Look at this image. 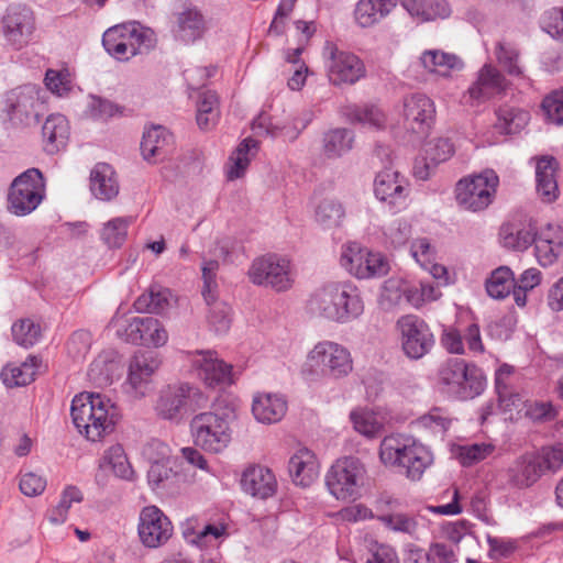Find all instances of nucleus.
<instances>
[{
  "mask_svg": "<svg viewBox=\"0 0 563 563\" xmlns=\"http://www.w3.org/2000/svg\"><path fill=\"white\" fill-rule=\"evenodd\" d=\"M159 367V360L153 351L139 352L130 361L129 371L142 373L145 376H153Z\"/></svg>",
  "mask_w": 563,
  "mask_h": 563,
  "instance_id": "e2e57ef3",
  "label": "nucleus"
},
{
  "mask_svg": "<svg viewBox=\"0 0 563 563\" xmlns=\"http://www.w3.org/2000/svg\"><path fill=\"white\" fill-rule=\"evenodd\" d=\"M172 294L167 288L152 287L134 301L137 312L163 313L170 307Z\"/></svg>",
  "mask_w": 563,
  "mask_h": 563,
  "instance_id": "a19ab883",
  "label": "nucleus"
},
{
  "mask_svg": "<svg viewBox=\"0 0 563 563\" xmlns=\"http://www.w3.org/2000/svg\"><path fill=\"white\" fill-rule=\"evenodd\" d=\"M287 411V401L277 394H258L253 399L252 412L262 423H275L282 420Z\"/></svg>",
  "mask_w": 563,
  "mask_h": 563,
  "instance_id": "7c9ffc66",
  "label": "nucleus"
},
{
  "mask_svg": "<svg viewBox=\"0 0 563 563\" xmlns=\"http://www.w3.org/2000/svg\"><path fill=\"white\" fill-rule=\"evenodd\" d=\"M498 184L499 177L493 169L464 177L455 186L456 201L465 210L482 211L493 202Z\"/></svg>",
  "mask_w": 563,
  "mask_h": 563,
  "instance_id": "1a4fd4ad",
  "label": "nucleus"
},
{
  "mask_svg": "<svg viewBox=\"0 0 563 563\" xmlns=\"http://www.w3.org/2000/svg\"><path fill=\"white\" fill-rule=\"evenodd\" d=\"M70 415L75 427L90 441L112 432L118 419L114 404L99 393H81L71 401Z\"/></svg>",
  "mask_w": 563,
  "mask_h": 563,
  "instance_id": "f03ea898",
  "label": "nucleus"
},
{
  "mask_svg": "<svg viewBox=\"0 0 563 563\" xmlns=\"http://www.w3.org/2000/svg\"><path fill=\"white\" fill-rule=\"evenodd\" d=\"M319 462L316 454L307 448L298 449L289 460V474L296 485L308 487L319 476Z\"/></svg>",
  "mask_w": 563,
  "mask_h": 563,
  "instance_id": "bb28decb",
  "label": "nucleus"
},
{
  "mask_svg": "<svg viewBox=\"0 0 563 563\" xmlns=\"http://www.w3.org/2000/svg\"><path fill=\"white\" fill-rule=\"evenodd\" d=\"M249 277L258 286H269L277 291H285L292 285L290 262L277 255L262 256L253 261Z\"/></svg>",
  "mask_w": 563,
  "mask_h": 563,
  "instance_id": "2eb2a0df",
  "label": "nucleus"
},
{
  "mask_svg": "<svg viewBox=\"0 0 563 563\" xmlns=\"http://www.w3.org/2000/svg\"><path fill=\"white\" fill-rule=\"evenodd\" d=\"M558 415L551 401L526 400L523 402V416L533 422H545L553 420Z\"/></svg>",
  "mask_w": 563,
  "mask_h": 563,
  "instance_id": "13d9d810",
  "label": "nucleus"
},
{
  "mask_svg": "<svg viewBox=\"0 0 563 563\" xmlns=\"http://www.w3.org/2000/svg\"><path fill=\"white\" fill-rule=\"evenodd\" d=\"M219 269V263L216 260L203 261L202 263V296L206 302H212L214 295L217 294V272Z\"/></svg>",
  "mask_w": 563,
  "mask_h": 563,
  "instance_id": "0e129e2a",
  "label": "nucleus"
},
{
  "mask_svg": "<svg viewBox=\"0 0 563 563\" xmlns=\"http://www.w3.org/2000/svg\"><path fill=\"white\" fill-rule=\"evenodd\" d=\"M542 474L540 459L534 453H526L517 457L506 471L508 484L519 489L532 486Z\"/></svg>",
  "mask_w": 563,
  "mask_h": 563,
  "instance_id": "a878e982",
  "label": "nucleus"
},
{
  "mask_svg": "<svg viewBox=\"0 0 563 563\" xmlns=\"http://www.w3.org/2000/svg\"><path fill=\"white\" fill-rule=\"evenodd\" d=\"M130 217H118L108 221L101 231V239L109 247H119L125 241Z\"/></svg>",
  "mask_w": 563,
  "mask_h": 563,
  "instance_id": "603ef678",
  "label": "nucleus"
},
{
  "mask_svg": "<svg viewBox=\"0 0 563 563\" xmlns=\"http://www.w3.org/2000/svg\"><path fill=\"white\" fill-rule=\"evenodd\" d=\"M515 286V276L508 266L494 269L486 280V291L494 299H504Z\"/></svg>",
  "mask_w": 563,
  "mask_h": 563,
  "instance_id": "c03bdc74",
  "label": "nucleus"
},
{
  "mask_svg": "<svg viewBox=\"0 0 563 563\" xmlns=\"http://www.w3.org/2000/svg\"><path fill=\"white\" fill-rule=\"evenodd\" d=\"M350 418L354 429L365 437H377L383 429L382 421L378 419L377 415L371 410L357 408L351 411Z\"/></svg>",
  "mask_w": 563,
  "mask_h": 563,
  "instance_id": "3c124183",
  "label": "nucleus"
},
{
  "mask_svg": "<svg viewBox=\"0 0 563 563\" xmlns=\"http://www.w3.org/2000/svg\"><path fill=\"white\" fill-rule=\"evenodd\" d=\"M306 310L314 318L346 324L363 314L364 302L360 289L351 282H328L311 291Z\"/></svg>",
  "mask_w": 563,
  "mask_h": 563,
  "instance_id": "f257e3e1",
  "label": "nucleus"
},
{
  "mask_svg": "<svg viewBox=\"0 0 563 563\" xmlns=\"http://www.w3.org/2000/svg\"><path fill=\"white\" fill-rule=\"evenodd\" d=\"M439 383L444 390L462 400L481 395L486 386L483 371L461 358H451L439 368Z\"/></svg>",
  "mask_w": 563,
  "mask_h": 563,
  "instance_id": "423d86ee",
  "label": "nucleus"
},
{
  "mask_svg": "<svg viewBox=\"0 0 563 563\" xmlns=\"http://www.w3.org/2000/svg\"><path fill=\"white\" fill-rule=\"evenodd\" d=\"M377 519L389 530L413 536L418 530V521L413 516L404 512L382 514Z\"/></svg>",
  "mask_w": 563,
  "mask_h": 563,
  "instance_id": "864d4df0",
  "label": "nucleus"
},
{
  "mask_svg": "<svg viewBox=\"0 0 563 563\" xmlns=\"http://www.w3.org/2000/svg\"><path fill=\"white\" fill-rule=\"evenodd\" d=\"M495 56L498 64L511 76H521L523 70L519 65V51L516 45L506 40H500L495 46Z\"/></svg>",
  "mask_w": 563,
  "mask_h": 563,
  "instance_id": "09e8293b",
  "label": "nucleus"
},
{
  "mask_svg": "<svg viewBox=\"0 0 563 563\" xmlns=\"http://www.w3.org/2000/svg\"><path fill=\"white\" fill-rule=\"evenodd\" d=\"M401 334V347L405 355L411 360H420L434 345V336L424 320L407 314L397 322Z\"/></svg>",
  "mask_w": 563,
  "mask_h": 563,
  "instance_id": "dca6fc26",
  "label": "nucleus"
},
{
  "mask_svg": "<svg viewBox=\"0 0 563 563\" xmlns=\"http://www.w3.org/2000/svg\"><path fill=\"white\" fill-rule=\"evenodd\" d=\"M349 117L352 121L378 129L384 126L386 121L383 111L375 106L355 107L351 110Z\"/></svg>",
  "mask_w": 563,
  "mask_h": 563,
  "instance_id": "052dcab7",
  "label": "nucleus"
},
{
  "mask_svg": "<svg viewBox=\"0 0 563 563\" xmlns=\"http://www.w3.org/2000/svg\"><path fill=\"white\" fill-rule=\"evenodd\" d=\"M495 446L490 443H473L461 445L457 450V457L462 465L471 466L493 454Z\"/></svg>",
  "mask_w": 563,
  "mask_h": 563,
  "instance_id": "4d7b16f0",
  "label": "nucleus"
},
{
  "mask_svg": "<svg viewBox=\"0 0 563 563\" xmlns=\"http://www.w3.org/2000/svg\"><path fill=\"white\" fill-rule=\"evenodd\" d=\"M558 162L554 157H542L536 167L537 192L543 201L552 202L558 198L559 188L555 177Z\"/></svg>",
  "mask_w": 563,
  "mask_h": 563,
  "instance_id": "2f4dec72",
  "label": "nucleus"
},
{
  "mask_svg": "<svg viewBox=\"0 0 563 563\" xmlns=\"http://www.w3.org/2000/svg\"><path fill=\"white\" fill-rule=\"evenodd\" d=\"M43 146L47 154H55L64 148L69 139V124L65 115L51 114L42 128Z\"/></svg>",
  "mask_w": 563,
  "mask_h": 563,
  "instance_id": "c756f323",
  "label": "nucleus"
},
{
  "mask_svg": "<svg viewBox=\"0 0 563 563\" xmlns=\"http://www.w3.org/2000/svg\"><path fill=\"white\" fill-rule=\"evenodd\" d=\"M176 473L170 463H153L147 472V481L153 489L166 488L173 483Z\"/></svg>",
  "mask_w": 563,
  "mask_h": 563,
  "instance_id": "680f3d73",
  "label": "nucleus"
},
{
  "mask_svg": "<svg viewBox=\"0 0 563 563\" xmlns=\"http://www.w3.org/2000/svg\"><path fill=\"white\" fill-rule=\"evenodd\" d=\"M398 0H358L354 14L357 24L369 27L387 16Z\"/></svg>",
  "mask_w": 563,
  "mask_h": 563,
  "instance_id": "473e14b6",
  "label": "nucleus"
},
{
  "mask_svg": "<svg viewBox=\"0 0 563 563\" xmlns=\"http://www.w3.org/2000/svg\"><path fill=\"white\" fill-rule=\"evenodd\" d=\"M256 148L257 142L252 137L244 139L238 145L230 155L227 165V177L229 180L238 179L245 174L252 158L256 154Z\"/></svg>",
  "mask_w": 563,
  "mask_h": 563,
  "instance_id": "e433bc0d",
  "label": "nucleus"
},
{
  "mask_svg": "<svg viewBox=\"0 0 563 563\" xmlns=\"http://www.w3.org/2000/svg\"><path fill=\"white\" fill-rule=\"evenodd\" d=\"M102 465L109 466L114 475L121 479L133 481L134 478V471L121 444L111 445L106 450Z\"/></svg>",
  "mask_w": 563,
  "mask_h": 563,
  "instance_id": "a18cd8bd",
  "label": "nucleus"
},
{
  "mask_svg": "<svg viewBox=\"0 0 563 563\" xmlns=\"http://www.w3.org/2000/svg\"><path fill=\"white\" fill-rule=\"evenodd\" d=\"M366 479L365 465L356 457L336 460L325 475L329 492L339 500H355Z\"/></svg>",
  "mask_w": 563,
  "mask_h": 563,
  "instance_id": "0eeeda50",
  "label": "nucleus"
},
{
  "mask_svg": "<svg viewBox=\"0 0 563 563\" xmlns=\"http://www.w3.org/2000/svg\"><path fill=\"white\" fill-rule=\"evenodd\" d=\"M402 7L410 15L431 21L448 18L451 9L445 0H401Z\"/></svg>",
  "mask_w": 563,
  "mask_h": 563,
  "instance_id": "58836bf2",
  "label": "nucleus"
},
{
  "mask_svg": "<svg viewBox=\"0 0 563 563\" xmlns=\"http://www.w3.org/2000/svg\"><path fill=\"white\" fill-rule=\"evenodd\" d=\"M175 34L185 43L200 38L206 31L202 14L195 8H187L177 14Z\"/></svg>",
  "mask_w": 563,
  "mask_h": 563,
  "instance_id": "c9c22d12",
  "label": "nucleus"
},
{
  "mask_svg": "<svg viewBox=\"0 0 563 563\" xmlns=\"http://www.w3.org/2000/svg\"><path fill=\"white\" fill-rule=\"evenodd\" d=\"M508 87L505 76L493 65L485 64L477 73L476 80L470 86L467 93L476 103H483L500 96Z\"/></svg>",
  "mask_w": 563,
  "mask_h": 563,
  "instance_id": "4be33fe9",
  "label": "nucleus"
},
{
  "mask_svg": "<svg viewBox=\"0 0 563 563\" xmlns=\"http://www.w3.org/2000/svg\"><path fill=\"white\" fill-rule=\"evenodd\" d=\"M84 500V493L75 485H67L60 493L58 504L48 510L47 518L54 525L64 523L67 520L69 509L74 504H80Z\"/></svg>",
  "mask_w": 563,
  "mask_h": 563,
  "instance_id": "37998d69",
  "label": "nucleus"
},
{
  "mask_svg": "<svg viewBox=\"0 0 563 563\" xmlns=\"http://www.w3.org/2000/svg\"><path fill=\"white\" fill-rule=\"evenodd\" d=\"M536 456L540 459V466L543 468V472H555L563 465V444L544 446Z\"/></svg>",
  "mask_w": 563,
  "mask_h": 563,
  "instance_id": "69168bd1",
  "label": "nucleus"
},
{
  "mask_svg": "<svg viewBox=\"0 0 563 563\" xmlns=\"http://www.w3.org/2000/svg\"><path fill=\"white\" fill-rule=\"evenodd\" d=\"M89 187L93 197L101 201H111L119 195L120 186L117 173L107 163H98L90 172Z\"/></svg>",
  "mask_w": 563,
  "mask_h": 563,
  "instance_id": "cd10ccee",
  "label": "nucleus"
},
{
  "mask_svg": "<svg viewBox=\"0 0 563 563\" xmlns=\"http://www.w3.org/2000/svg\"><path fill=\"white\" fill-rule=\"evenodd\" d=\"M190 428L195 444L206 452L221 453L232 440L228 419L212 411L196 415Z\"/></svg>",
  "mask_w": 563,
  "mask_h": 563,
  "instance_id": "9b49d317",
  "label": "nucleus"
},
{
  "mask_svg": "<svg viewBox=\"0 0 563 563\" xmlns=\"http://www.w3.org/2000/svg\"><path fill=\"white\" fill-rule=\"evenodd\" d=\"M379 459L387 466L401 467L411 481H419L433 462L432 453L426 445L400 434L384 438Z\"/></svg>",
  "mask_w": 563,
  "mask_h": 563,
  "instance_id": "7ed1b4c3",
  "label": "nucleus"
},
{
  "mask_svg": "<svg viewBox=\"0 0 563 563\" xmlns=\"http://www.w3.org/2000/svg\"><path fill=\"white\" fill-rule=\"evenodd\" d=\"M190 372L206 385L213 387L232 383V366L221 360L213 350L187 351Z\"/></svg>",
  "mask_w": 563,
  "mask_h": 563,
  "instance_id": "4468645a",
  "label": "nucleus"
},
{
  "mask_svg": "<svg viewBox=\"0 0 563 563\" xmlns=\"http://www.w3.org/2000/svg\"><path fill=\"white\" fill-rule=\"evenodd\" d=\"M207 396L196 386L181 383L169 385L159 391L155 402V412L165 420H178L184 412L207 405Z\"/></svg>",
  "mask_w": 563,
  "mask_h": 563,
  "instance_id": "9d476101",
  "label": "nucleus"
},
{
  "mask_svg": "<svg viewBox=\"0 0 563 563\" xmlns=\"http://www.w3.org/2000/svg\"><path fill=\"white\" fill-rule=\"evenodd\" d=\"M240 484L245 494L263 500L273 497L277 492L275 474L263 465L247 466L241 475Z\"/></svg>",
  "mask_w": 563,
  "mask_h": 563,
  "instance_id": "5701e85b",
  "label": "nucleus"
},
{
  "mask_svg": "<svg viewBox=\"0 0 563 563\" xmlns=\"http://www.w3.org/2000/svg\"><path fill=\"white\" fill-rule=\"evenodd\" d=\"M118 334L133 344L163 346L168 341L167 330L153 317H134L118 330Z\"/></svg>",
  "mask_w": 563,
  "mask_h": 563,
  "instance_id": "aec40b11",
  "label": "nucleus"
},
{
  "mask_svg": "<svg viewBox=\"0 0 563 563\" xmlns=\"http://www.w3.org/2000/svg\"><path fill=\"white\" fill-rule=\"evenodd\" d=\"M173 145V135L162 125L152 126L143 133L141 152L147 162H156L167 155Z\"/></svg>",
  "mask_w": 563,
  "mask_h": 563,
  "instance_id": "c85d7f7f",
  "label": "nucleus"
},
{
  "mask_svg": "<svg viewBox=\"0 0 563 563\" xmlns=\"http://www.w3.org/2000/svg\"><path fill=\"white\" fill-rule=\"evenodd\" d=\"M11 331L14 342L26 349L36 344L42 336L40 323L29 318L14 322Z\"/></svg>",
  "mask_w": 563,
  "mask_h": 563,
  "instance_id": "8fccbe9b",
  "label": "nucleus"
},
{
  "mask_svg": "<svg viewBox=\"0 0 563 563\" xmlns=\"http://www.w3.org/2000/svg\"><path fill=\"white\" fill-rule=\"evenodd\" d=\"M3 35L15 48L27 45L35 31L33 12L26 7H11L2 20Z\"/></svg>",
  "mask_w": 563,
  "mask_h": 563,
  "instance_id": "412c9836",
  "label": "nucleus"
},
{
  "mask_svg": "<svg viewBox=\"0 0 563 563\" xmlns=\"http://www.w3.org/2000/svg\"><path fill=\"white\" fill-rule=\"evenodd\" d=\"M354 369L351 351L345 345L332 341L317 342L308 352L305 373L339 380L346 378Z\"/></svg>",
  "mask_w": 563,
  "mask_h": 563,
  "instance_id": "39448f33",
  "label": "nucleus"
},
{
  "mask_svg": "<svg viewBox=\"0 0 563 563\" xmlns=\"http://www.w3.org/2000/svg\"><path fill=\"white\" fill-rule=\"evenodd\" d=\"M206 303L209 306L207 319L210 328L216 333L227 332L231 324L230 307L227 303L219 301L217 294L214 295L212 302Z\"/></svg>",
  "mask_w": 563,
  "mask_h": 563,
  "instance_id": "5fc2aeb1",
  "label": "nucleus"
},
{
  "mask_svg": "<svg viewBox=\"0 0 563 563\" xmlns=\"http://www.w3.org/2000/svg\"><path fill=\"white\" fill-rule=\"evenodd\" d=\"M411 233V224L405 219H395L384 229L386 242L394 247L405 245L409 241Z\"/></svg>",
  "mask_w": 563,
  "mask_h": 563,
  "instance_id": "bf43d9fd",
  "label": "nucleus"
},
{
  "mask_svg": "<svg viewBox=\"0 0 563 563\" xmlns=\"http://www.w3.org/2000/svg\"><path fill=\"white\" fill-rule=\"evenodd\" d=\"M156 43L155 32L139 22L117 24L102 35L106 52L119 62H128L137 55L147 54Z\"/></svg>",
  "mask_w": 563,
  "mask_h": 563,
  "instance_id": "20e7f679",
  "label": "nucleus"
},
{
  "mask_svg": "<svg viewBox=\"0 0 563 563\" xmlns=\"http://www.w3.org/2000/svg\"><path fill=\"white\" fill-rule=\"evenodd\" d=\"M174 527L169 518L156 506L144 507L139 517L137 532L146 548H158L173 536Z\"/></svg>",
  "mask_w": 563,
  "mask_h": 563,
  "instance_id": "6ab92c4d",
  "label": "nucleus"
},
{
  "mask_svg": "<svg viewBox=\"0 0 563 563\" xmlns=\"http://www.w3.org/2000/svg\"><path fill=\"white\" fill-rule=\"evenodd\" d=\"M220 117L219 99L214 91H203L197 102V124L208 131L216 125Z\"/></svg>",
  "mask_w": 563,
  "mask_h": 563,
  "instance_id": "79ce46f5",
  "label": "nucleus"
},
{
  "mask_svg": "<svg viewBox=\"0 0 563 563\" xmlns=\"http://www.w3.org/2000/svg\"><path fill=\"white\" fill-rule=\"evenodd\" d=\"M542 108L551 122L563 124V91H554L545 97Z\"/></svg>",
  "mask_w": 563,
  "mask_h": 563,
  "instance_id": "338daca9",
  "label": "nucleus"
},
{
  "mask_svg": "<svg viewBox=\"0 0 563 563\" xmlns=\"http://www.w3.org/2000/svg\"><path fill=\"white\" fill-rule=\"evenodd\" d=\"M420 60L428 71L441 76H449L452 70H461L464 66L460 57L440 49L426 51Z\"/></svg>",
  "mask_w": 563,
  "mask_h": 563,
  "instance_id": "4c0bfd02",
  "label": "nucleus"
},
{
  "mask_svg": "<svg viewBox=\"0 0 563 563\" xmlns=\"http://www.w3.org/2000/svg\"><path fill=\"white\" fill-rule=\"evenodd\" d=\"M41 364L37 356L30 355L20 364H9L1 371V379L9 387L25 386L35 378L36 371Z\"/></svg>",
  "mask_w": 563,
  "mask_h": 563,
  "instance_id": "f704fd0d",
  "label": "nucleus"
},
{
  "mask_svg": "<svg viewBox=\"0 0 563 563\" xmlns=\"http://www.w3.org/2000/svg\"><path fill=\"white\" fill-rule=\"evenodd\" d=\"M454 154V146L449 139L439 137L430 140L424 145V156L416 159L413 174L418 179L426 180L431 172L441 163L446 162Z\"/></svg>",
  "mask_w": 563,
  "mask_h": 563,
  "instance_id": "393cba45",
  "label": "nucleus"
},
{
  "mask_svg": "<svg viewBox=\"0 0 563 563\" xmlns=\"http://www.w3.org/2000/svg\"><path fill=\"white\" fill-rule=\"evenodd\" d=\"M341 265L358 279L382 277L389 271V264L380 253L372 252L356 242L342 247Z\"/></svg>",
  "mask_w": 563,
  "mask_h": 563,
  "instance_id": "ddd939ff",
  "label": "nucleus"
},
{
  "mask_svg": "<svg viewBox=\"0 0 563 563\" xmlns=\"http://www.w3.org/2000/svg\"><path fill=\"white\" fill-rule=\"evenodd\" d=\"M183 534L187 542L199 548L214 547L227 536V528L223 525H207L198 531L186 528Z\"/></svg>",
  "mask_w": 563,
  "mask_h": 563,
  "instance_id": "49530a36",
  "label": "nucleus"
},
{
  "mask_svg": "<svg viewBox=\"0 0 563 563\" xmlns=\"http://www.w3.org/2000/svg\"><path fill=\"white\" fill-rule=\"evenodd\" d=\"M322 56L329 81L334 86L354 85L365 76L364 63L355 54L340 49L333 42H325Z\"/></svg>",
  "mask_w": 563,
  "mask_h": 563,
  "instance_id": "f8f14e48",
  "label": "nucleus"
},
{
  "mask_svg": "<svg viewBox=\"0 0 563 563\" xmlns=\"http://www.w3.org/2000/svg\"><path fill=\"white\" fill-rule=\"evenodd\" d=\"M433 101L422 93H415L404 101V117L407 128L415 133L424 134L434 119Z\"/></svg>",
  "mask_w": 563,
  "mask_h": 563,
  "instance_id": "b1692460",
  "label": "nucleus"
},
{
  "mask_svg": "<svg viewBox=\"0 0 563 563\" xmlns=\"http://www.w3.org/2000/svg\"><path fill=\"white\" fill-rule=\"evenodd\" d=\"M542 27L552 37L563 41V9L552 8L542 19Z\"/></svg>",
  "mask_w": 563,
  "mask_h": 563,
  "instance_id": "774afa93",
  "label": "nucleus"
},
{
  "mask_svg": "<svg viewBox=\"0 0 563 563\" xmlns=\"http://www.w3.org/2000/svg\"><path fill=\"white\" fill-rule=\"evenodd\" d=\"M45 198V179L37 168H29L15 177L8 194V210L16 217L32 213Z\"/></svg>",
  "mask_w": 563,
  "mask_h": 563,
  "instance_id": "6e6552de",
  "label": "nucleus"
},
{
  "mask_svg": "<svg viewBox=\"0 0 563 563\" xmlns=\"http://www.w3.org/2000/svg\"><path fill=\"white\" fill-rule=\"evenodd\" d=\"M499 238L503 245L509 250L525 251L533 242V222L527 223L509 222L501 225Z\"/></svg>",
  "mask_w": 563,
  "mask_h": 563,
  "instance_id": "72a5a7b5",
  "label": "nucleus"
},
{
  "mask_svg": "<svg viewBox=\"0 0 563 563\" xmlns=\"http://www.w3.org/2000/svg\"><path fill=\"white\" fill-rule=\"evenodd\" d=\"M409 192V181L398 170L388 167L377 173L374 180L375 197L391 212H399L407 207Z\"/></svg>",
  "mask_w": 563,
  "mask_h": 563,
  "instance_id": "f3484780",
  "label": "nucleus"
},
{
  "mask_svg": "<svg viewBox=\"0 0 563 563\" xmlns=\"http://www.w3.org/2000/svg\"><path fill=\"white\" fill-rule=\"evenodd\" d=\"M43 108L41 89L35 85L18 87L5 96V111L11 121L29 124L31 120H37Z\"/></svg>",
  "mask_w": 563,
  "mask_h": 563,
  "instance_id": "a211bd4d",
  "label": "nucleus"
},
{
  "mask_svg": "<svg viewBox=\"0 0 563 563\" xmlns=\"http://www.w3.org/2000/svg\"><path fill=\"white\" fill-rule=\"evenodd\" d=\"M343 217L342 205L333 200H323L316 209V220L324 228L339 225Z\"/></svg>",
  "mask_w": 563,
  "mask_h": 563,
  "instance_id": "6e6d98bb",
  "label": "nucleus"
},
{
  "mask_svg": "<svg viewBox=\"0 0 563 563\" xmlns=\"http://www.w3.org/2000/svg\"><path fill=\"white\" fill-rule=\"evenodd\" d=\"M354 142V134L345 128L331 129L323 135V154L328 158L341 157L351 151Z\"/></svg>",
  "mask_w": 563,
  "mask_h": 563,
  "instance_id": "ea45409f",
  "label": "nucleus"
},
{
  "mask_svg": "<svg viewBox=\"0 0 563 563\" xmlns=\"http://www.w3.org/2000/svg\"><path fill=\"white\" fill-rule=\"evenodd\" d=\"M530 119L528 111L501 107L497 111V128L507 134H514L523 129Z\"/></svg>",
  "mask_w": 563,
  "mask_h": 563,
  "instance_id": "de8ad7c7",
  "label": "nucleus"
}]
</instances>
